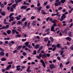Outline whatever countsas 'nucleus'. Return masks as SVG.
Instances as JSON below:
<instances>
[{
  "mask_svg": "<svg viewBox=\"0 0 73 73\" xmlns=\"http://www.w3.org/2000/svg\"><path fill=\"white\" fill-rule=\"evenodd\" d=\"M55 5L56 6H58V3L57 2H56L55 3Z\"/></svg>",
  "mask_w": 73,
  "mask_h": 73,
  "instance_id": "50",
  "label": "nucleus"
},
{
  "mask_svg": "<svg viewBox=\"0 0 73 73\" xmlns=\"http://www.w3.org/2000/svg\"><path fill=\"white\" fill-rule=\"evenodd\" d=\"M27 8V7L26 6H22L21 7V8L22 9H26Z\"/></svg>",
  "mask_w": 73,
  "mask_h": 73,
  "instance_id": "9",
  "label": "nucleus"
},
{
  "mask_svg": "<svg viewBox=\"0 0 73 73\" xmlns=\"http://www.w3.org/2000/svg\"><path fill=\"white\" fill-rule=\"evenodd\" d=\"M27 47V46L28 47V48H32V46H31V45L30 44H29L27 46H26Z\"/></svg>",
  "mask_w": 73,
  "mask_h": 73,
  "instance_id": "29",
  "label": "nucleus"
},
{
  "mask_svg": "<svg viewBox=\"0 0 73 73\" xmlns=\"http://www.w3.org/2000/svg\"><path fill=\"white\" fill-rule=\"evenodd\" d=\"M65 39L67 40H69L70 41H71V38L69 37L66 38Z\"/></svg>",
  "mask_w": 73,
  "mask_h": 73,
  "instance_id": "12",
  "label": "nucleus"
},
{
  "mask_svg": "<svg viewBox=\"0 0 73 73\" xmlns=\"http://www.w3.org/2000/svg\"><path fill=\"white\" fill-rule=\"evenodd\" d=\"M62 17L64 19H65V18H66V16L64 14L62 15Z\"/></svg>",
  "mask_w": 73,
  "mask_h": 73,
  "instance_id": "33",
  "label": "nucleus"
},
{
  "mask_svg": "<svg viewBox=\"0 0 73 73\" xmlns=\"http://www.w3.org/2000/svg\"><path fill=\"white\" fill-rule=\"evenodd\" d=\"M65 1H66V0H61L60 1V2L62 3H64Z\"/></svg>",
  "mask_w": 73,
  "mask_h": 73,
  "instance_id": "26",
  "label": "nucleus"
},
{
  "mask_svg": "<svg viewBox=\"0 0 73 73\" xmlns=\"http://www.w3.org/2000/svg\"><path fill=\"white\" fill-rule=\"evenodd\" d=\"M30 24H31V23H28L27 24V27L28 28H30Z\"/></svg>",
  "mask_w": 73,
  "mask_h": 73,
  "instance_id": "32",
  "label": "nucleus"
},
{
  "mask_svg": "<svg viewBox=\"0 0 73 73\" xmlns=\"http://www.w3.org/2000/svg\"><path fill=\"white\" fill-rule=\"evenodd\" d=\"M4 56V53L3 52H0V56Z\"/></svg>",
  "mask_w": 73,
  "mask_h": 73,
  "instance_id": "11",
  "label": "nucleus"
},
{
  "mask_svg": "<svg viewBox=\"0 0 73 73\" xmlns=\"http://www.w3.org/2000/svg\"><path fill=\"white\" fill-rule=\"evenodd\" d=\"M49 31H50L49 29H47L46 30V32H49Z\"/></svg>",
  "mask_w": 73,
  "mask_h": 73,
  "instance_id": "54",
  "label": "nucleus"
},
{
  "mask_svg": "<svg viewBox=\"0 0 73 73\" xmlns=\"http://www.w3.org/2000/svg\"><path fill=\"white\" fill-rule=\"evenodd\" d=\"M11 66L12 65H11V64L8 65L7 67L5 68V70H9V69L11 68Z\"/></svg>",
  "mask_w": 73,
  "mask_h": 73,
  "instance_id": "3",
  "label": "nucleus"
},
{
  "mask_svg": "<svg viewBox=\"0 0 73 73\" xmlns=\"http://www.w3.org/2000/svg\"><path fill=\"white\" fill-rule=\"evenodd\" d=\"M41 13L42 14H43V15H45V14H46V13H45V11H44L43 10H42V11H41Z\"/></svg>",
  "mask_w": 73,
  "mask_h": 73,
  "instance_id": "17",
  "label": "nucleus"
},
{
  "mask_svg": "<svg viewBox=\"0 0 73 73\" xmlns=\"http://www.w3.org/2000/svg\"><path fill=\"white\" fill-rule=\"evenodd\" d=\"M16 32V30L12 29V33H13V34H15V32Z\"/></svg>",
  "mask_w": 73,
  "mask_h": 73,
  "instance_id": "18",
  "label": "nucleus"
},
{
  "mask_svg": "<svg viewBox=\"0 0 73 73\" xmlns=\"http://www.w3.org/2000/svg\"><path fill=\"white\" fill-rule=\"evenodd\" d=\"M14 15V13H12L10 14V15L9 16V18H11V16H12V15Z\"/></svg>",
  "mask_w": 73,
  "mask_h": 73,
  "instance_id": "24",
  "label": "nucleus"
},
{
  "mask_svg": "<svg viewBox=\"0 0 73 73\" xmlns=\"http://www.w3.org/2000/svg\"><path fill=\"white\" fill-rule=\"evenodd\" d=\"M27 22L26 21L25 23V26H27Z\"/></svg>",
  "mask_w": 73,
  "mask_h": 73,
  "instance_id": "57",
  "label": "nucleus"
},
{
  "mask_svg": "<svg viewBox=\"0 0 73 73\" xmlns=\"http://www.w3.org/2000/svg\"><path fill=\"white\" fill-rule=\"evenodd\" d=\"M17 51L16 50L13 51V53H17Z\"/></svg>",
  "mask_w": 73,
  "mask_h": 73,
  "instance_id": "42",
  "label": "nucleus"
},
{
  "mask_svg": "<svg viewBox=\"0 0 73 73\" xmlns=\"http://www.w3.org/2000/svg\"><path fill=\"white\" fill-rule=\"evenodd\" d=\"M70 63V62L69 61L67 62L66 63L65 65H68V64H69Z\"/></svg>",
  "mask_w": 73,
  "mask_h": 73,
  "instance_id": "60",
  "label": "nucleus"
},
{
  "mask_svg": "<svg viewBox=\"0 0 73 73\" xmlns=\"http://www.w3.org/2000/svg\"><path fill=\"white\" fill-rule=\"evenodd\" d=\"M52 22L54 24L51 27V31L52 32H55V30L54 29V27L55 26H56V22H54V21H52Z\"/></svg>",
  "mask_w": 73,
  "mask_h": 73,
  "instance_id": "1",
  "label": "nucleus"
},
{
  "mask_svg": "<svg viewBox=\"0 0 73 73\" xmlns=\"http://www.w3.org/2000/svg\"><path fill=\"white\" fill-rule=\"evenodd\" d=\"M4 4H2L0 6V7L1 8H4Z\"/></svg>",
  "mask_w": 73,
  "mask_h": 73,
  "instance_id": "37",
  "label": "nucleus"
},
{
  "mask_svg": "<svg viewBox=\"0 0 73 73\" xmlns=\"http://www.w3.org/2000/svg\"><path fill=\"white\" fill-rule=\"evenodd\" d=\"M25 20H26V18L24 17L22 20L21 21V22H24V21H25Z\"/></svg>",
  "mask_w": 73,
  "mask_h": 73,
  "instance_id": "23",
  "label": "nucleus"
},
{
  "mask_svg": "<svg viewBox=\"0 0 73 73\" xmlns=\"http://www.w3.org/2000/svg\"><path fill=\"white\" fill-rule=\"evenodd\" d=\"M50 37L51 41L52 42H53L54 40L52 36H50Z\"/></svg>",
  "mask_w": 73,
  "mask_h": 73,
  "instance_id": "22",
  "label": "nucleus"
},
{
  "mask_svg": "<svg viewBox=\"0 0 73 73\" xmlns=\"http://www.w3.org/2000/svg\"><path fill=\"white\" fill-rule=\"evenodd\" d=\"M33 54H36V50H34Z\"/></svg>",
  "mask_w": 73,
  "mask_h": 73,
  "instance_id": "46",
  "label": "nucleus"
},
{
  "mask_svg": "<svg viewBox=\"0 0 73 73\" xmlns=\"http://www.w3.org/2000/svg\"><path fill=\"white\" fill-rule=\"evenodd\" d=\"M14 17H10V20H9V22H11V21H13V20H14Z\"/></svg>",
  "mask_w": 73,
  "mask_h": 73,
  "instance_id": "6",
  "label": "nucleus"
},
{
  "mask_svg": "<svg viewBox=\"0 0 73 73\" xmlns=\"http://www.w3.org/2000/svg\"><path fill=\"white\" fill-rule=\"evenodd\" d=\"M31 10V8H27L26 9V11H29V10Z\"/></svg>",
  "mask_w": 73,
  "mask_h": 73,
  "instance_id": "43",
  "label": "nucleus"
},
{
  "mask_svg": "<svg viewBox=\"0 0 73 73\" xmlns=\"http://www.w3.org/2000/svg\"><path fill=\"white\" fill-rule=\"evenodd\" d=\"M11 12H13V9L12 8H11Z\"/></svg>",
  "mask_w": 73,
  "mask_h": 73,
  "instance_id": "64",
  "label": "nucleus"
},
{
  "mask_svg": "<svg viewBox=\"0 0 73 73\" xmlns=\"http://www.w3.org/2000/svg\"><path fill=\"white\" fill-rule=\"evenodd\" d=\"M11 44H15V42L14 41H11Z\"/></svg>",
  "mask_w": 73,
  "mask_h": 73,
  "instance_id": "53",
  "label": "nucleus"
},
{
  "mask_svg": "<svg viewBox=\"0 0 73 73\" xmlns=\"http://www.w3.org/2000/svg\"><path fill=\"white\" fill-rule=\"evenodd\" d=\"M29 42H27L25 43V44L26 46H28V44H29Z\"/></svg>",
  "mask_w": 73,
  "mask_h": 73,
  "instance_id": "25",
  "label": "nucleus"
},
{
  "mask_svg": "<svg viewBox=\"0 0 73 73\" xmlns=\"http://www.w3.org/2000/svg\"><path fill=\"white\" fill-rule=\"evenodd\" d=\"M23 56H26L27 55V54L25 52H23Z\"/></svg>",
  "mask_w": 73,
  "mask_h": 73,
  "instance_id": "52",
  "label": "nucleus"
},
{
  "mask_svg": "<svg viewBox=\"0 0 73 73\" xmlns=\"http://www.w3.org/2000/svg\"><path fill=\"white\" fill-rule=\"evenodd\" d=\"M37 9H38V10L37 11V12H38V13H40V10L42 9V7L40 6L39 7H38Z\"/></svg>",
  "mask_w": 73,
  "mask_h": 73,
  "instance_id": "5",
  "label": "nucleus"
},
{
  "mask_svg": "<svg viewBox=\"0 0 73 73\" xmlns=\"http://www.w3.org/2000/svg\"><path fill=\"white\" fill-rule=\"evenodd\" d=\"M73 8H72L69 11V13H71V12H72V11H73Z\"/></svg>",
  "mask_w": 73,
  "mask_h": 73,
  "instance_id": "40",
  "label": "nucleus"
},
{
  "mask_svg": "<svg viewBox=\"0 0 73 73\" xmlns=\"http://www.w3.org/2000/svg\"><path fill=\"white\" fill-rule=\"evenodd\" d=\"M26 40H27V39L25 38V39H23L22 40V41H23V42H24V41H26Z\"/></svg>",
  "mask_w": 73,
  "mask_h": 73,
  "instance_id": "44",
  "label": "nucleus"
},
{
  "mask_svg": "<svg viewBox=\"0 0 73 73\" xmlns=\"http://www.w3.org/2000/svg\"><path fill=\"white\" fill-rule=\"evenodd\" d=\"M19 17L17 16L15 18V19H17V20H20V17H21V16L19 15Z\"/></svg>",
  "mask_w": 73,
  "mask_h": 73,
  "instance_id": "7",
  "label": "nucleus"
},
{
  "mask_svg": "<svg viewBox=\"0 0 73 73\" xmlns=\"http://www.w3.org/2000/svg\"><path fill=\"white\" fill-rule=\"evenodd\" d=\"M10 40V38H4V40Z\"/></svg>",
  "mask_w": 73,
  "mask_h": 73,
  "instance_id": "30",
  "label": "nucleus"
},
{
  "mask_svg": "<svg viewBox=\"0 0 73 73\" xmlns=\"http://www.w3.org/2000/svg\"><path fill=\"white\" fill-rule=\"evenodd\" d=\"M48 41V38H44V41L45 42H46Z\"/></svg>",
  "mask_w": 73,
  "mask_h": 73,
  "instance_id": "27",
  "label": "nucleus"
},
{
  "mask_svg": "<svg viewBox=\"0 0 73 73\" xmlns=\"http://www.w3.org/2000/svg\"><path fill=\"white\" fill-rule=\"evenodd\" d=\"M15 24H16V21H14V22H13L12 23H11V25H15Z\"/></svg>",
  "mask_w": 73,
  "mask_h": 73,
  "instance_id": "38",
  "label": "nucleus"
},
{
  "mask_svg": "<svg viewBox=\"0 0 73 73\" xmlns=\"http://www.w3.org/2000/svg\"><path fill=\"white\" fill-rule=\"evenodd\" d=\"M22 23H23L22 22L18 21L17 23V25H20L21 24H22Z\"/></svg>",
  "mask_w": 73,
  "mask_h": 73,
  "instance_id": "13",
  "label": "nucleus"
},
{
  "mask_svg": "<svg viewBox=\"0 0 73 73\" xmlns=\"http://www.w3.org/2000/svg\"><path fill=\"white\" fill-rule=\"evenodd\" d=\"M22 48V46H18L17 50H19V49H21Z\"/></svg>",
  "mask_w": 73,
  "mask_h": 73,
  "instance_id": "14",
  "label": "nucleus"
},
{
  "mask_svg": "<svg viewBox=\"0 0 73 73\" xmlns=\"http://www.w3.org/2000/svg\"><path fill=\"white\" fill-rule=\"evenodd\" d=\"M30 68H31V66H28V68L27 69V72H29V69H30Z\"/></svg>",
  "mask_w": 73,
  "mask_h": 73,
  "instance_id": "35",
  "label": "nucleus"
},
{
  "mask_svg": "<svg viewBox=\"0 0 73 73\" xmlns=\"http://www.w3.org/2000/svg\"><path fill=\"white\" fill-rule=\"evenodd\" d=\"M39 47H40V45L39 44H37L35 46V49H38Z\"/></svg>",
  "mask_w": 73,
  "mask_h": 73,
  "instance_id": "8",
  "label": "nucleus"
},
{
  "mask_svg": "<svg viewBox=\"0 0 73 73\" xmlns=\"http://www.w3.org/2000/svg\"><path fill=\"white\" fill-rule=\"evenodd\" d=\"M42 48H43V47L42 46H41L40 47L38 50V53H39L40 51L41 50V49H42Z\"/></svg>",
  "mask_w": 73,
  "mask_h": 73,
  "instance_id": "10",
  "label": "nucleus"
},
{
  "mask_svg": "<svg viewBox=\"0 0 73 73\" xmlns=\"http://www.w3.org/2000/svg\"><path fill=\"white\" fill-rule=\"evenodd\" d=\"M36 22L35 21H33V23H32V24L33 25H36Z\"/></svg>",
  "mask_w": 73,
  "mask_h": 73,
  "instance_id": "31",
  "label": "nucleus"
},
{
  "mask_svg": "<svg viewBox=\"0 0 73 73\" xmlns=\"http://www.w3.org/2000/svg\"><path fill=\"white\" fill-rule=\"evenodd\" d=\"M62 9V7H59L58 8V10H61V9Z\"/></svg>",
  "mask_w": 73,
  "mask_h": 73,
  "instance_id": "51",
  "label": "nucleus"
},
{
  "mask_svg": "<svg viewBox=\"0 0 73 73\" xmlns=\"http://www.w3.org/2000/svg\"><path fill=\"white\" fill-rule=\"evenodd\" d=\"M50 68L52 69L54 68H56V66L54 65V64H51L50 66Z\"/></svg>",
  "mask_w": 73,
  "mask_h": 73,
  "instance_id": "4",
  "label": "nucleus"
},
{
  "mask_svg": "<svg viewBox=\"0 0 73 73\" xmlns=\"http://www.w3.org/2000/svg\"><path fill=\"white\" fill-rule=\"evenodd\" d=\"M60 68H62V63H60Z\"/></svg>",
  "mask_w": 73,
  "mask_h": 73,
  "instance_id": "49",
  "label": "nucleus"
},
{
  "mask_svg": "<svg viewBox=\"0 0 73 73\" xmlns=\"http://www.w3.org/2000/svg\"><path fill=\"white\" fill-rule=\"evenodd\" d=\"M40 62L41 63L44 68H45V62L42 59L40 60Z\"/></svg>",
  "mask_w": 73,
  "mask_h": 73,
  "instance_id": "2",
  "label": "nucleus"
},
{
  "mask_svg": "<svg viewBox=\"0 0 73 73\" xmlns=\"http://www.w3.org/2000/svg\"><path fill=\"white\" fill-rule=\"evenodd\" d=\"M73 26V23H72L69 26V28H71Z\"/></svg>",
  "mask_w": 73,
  "mask_h": 73,
  "instance_id": "62",
  "label": "nucleus"
},
{
  "mask_svg": "<svg viewBox=\"0 0 73 73\" xmlns=\"http://www.w3.org/2000/svg\"><path fill=\"white\" fill-rule=\"evenodd\" d=\"M31 19H32V20H33L35 19V17L33 16L31 17Z\"/></svg>",
  "mask_w": 73,
  "mask_h": 73,
  "instance_id": "59",
  "label": "nucleus"
},
{
  "mask_svg": "<svg viewBox=\"0 0 73 73\" xmlns=\"http://www.w3.org/2000/svg\"><path fill=\"white\" fill-rule=\"evenodd\" d=\"M16 4H14L13 5H12V7H13V8H15V7H16Z\"/></svg>",
  "mask_w": 73,
  "mask_h": 73,
  "instance_id": "36",
  "label": "nucleus"
},
{
  "mask_svg": "<svg viewBox=\"0 0 73 73\" xmlns=\"http://www.w3.org/2000/svg\"><path fill=\"white\" fill-rule=\"evenodd\" d=\"M5 12H3L1 13V14L2 15V16H5Z\"/></svg>",
  "mask_w": 73,
  "mask_h": 73,
  "instance_id": "21",
  "label": "nucleus"
},
{
  "mask_svg": "<svg viewBox=\"0 0 73 73\" xmlns=\"http://www.w3.org/2000/svg\"><path fill=\"white\" fill-rule=\"evenodd\" d=\"M31 65H34L35 64V62H32L31 63Z\"/></svg>",
  "mask_w": 73,
  "mask_h": 73,
  "instance_id": "55",
  "label": "nucleus"
},
{
  "mask_svg": "<svg viewBox=\"0 0 73 73\" xmlns=\"http://www.w3.org/2000/svg\"><path fill=\"white\" fill-rule=\"evenodd\" d=\"M47 4H48V1H46L44 3L43 5L45 6L47 5Z\"/></svg>",
  "mask_w": 73,
  "mask_h": 73,
  "instance_id": "34",
  "label": "nucleus"
},
{
  "mask_svg": "<svg viewBox=\"0 0 73 73\" xmlns=\"http://www.w3.org/2000/svg\"><path fill=\"white\" fill-rule=\"evenodd\" d=\"M56 2H57L58 5H60V4H61V3H60V1H58V0H56Z\"/></svg>",
  "mask_w": 73,
  "mask_h": 73,
  "instance_id": "16",
  "label": "nucleus"
},
{
  "mask_svg": "<svg viewBox=\"0 0 73 73\" xmlns=\"http://www.w3.org/2000/svg\"><path fill=\"white\" fill-rule=\"evenodd\" d=\"M26 47V46H22V49H24Z\"/></svg>",
  "mask_w": 73,
  "mask_h": 73,
  "instance_id": "58",
  "label": "nucleus"
},
{
  "mask_svg": "<svg viewBox=\"0 0 73 73\" xmlns=\"http://www.w3.org/2000/svg\"><path fill=\"white\" fill-rule=\"evenodd\" d=\"M8 45L9 46H10V47L12 46V44L10 43H9Z\"/></svg>",
  "mask_w": 73,
  "mask_h": 73,
  "instance_id": "48",
  "label": "nucleus"
},
{
  "mask_svg": "<svg viewBox=\"0 0 73 73\" xmlns=\"http://www.w3.org/2000/svg\"><path fill=\"white\" fill-rule=\"evenodd\" d=\"M66 31V29H65L64 31H64H62L63 33H65L66 34V33H67Z\"/></svg>",
  "mask_w": 73,
  "mask_h": 73,
  "instance_id": "41",
  "label": "nucleus"
},
{
  "mask_svg": "<svg viewBox=\"0 0 73 73\" xmlns=\"http://www.w3.org/2000/svg\"><path fill=\"white\" fill-rule=\"evenodd\" d=\"M12 63H13V62H12V61H11V62H8L7 64L9 65V64H12Z\"/></svg>",
  "mask_w": 73,
  "mask_h": 73,
  "instance_id": "47",
  "label": "nucleus"
},
{
  "mask_svg": "<svg viewBox=\"0 0 73 73\" xmlns=\"http://www.w3.org/2000/svg\"><path fill=\"white\" fill-rule=\"evenodd\" d=\"M64 18L62 17H61V19H60V21H62V20H64Z\"/></svg>",
  "mask_w": 73,
  "mask_h": 73,
  "instance_id": "56",
  "label": "nucleus"
},
{
  "mask_svg": "<svg viewBox=\"0 0 73 73\" xmlns=\"http://www.w3.org/2000/svg\"><path fill=\"white\" fill-rule=\"evenodd\" d=\"M9 25H7L5 27H4V29L5 28V29H8V28H9Z\"/></svg>",
  "mask_w": 73,
  "mask_h": 73,
  "instance_id": "20",
  "label": "nucleus"
},
{
  "mask_svg": "<svg viewBox=\"0 0 73 73\" xmlns=\"http://www.w3.org/2000/svg\"><path fill=\"white\" fill-rule=\"evenodd\" d=\"M7 33H8V34H9L11 33V31L10 30H8L7 32Z\"/></svg>",
  "mask_w": 73,
  "mask_h": 73,
  "instance_id": "28",
  "label": "nucleus"
},
{
  "mask_svg": "<svg viewBox=\"0 0 73 73\" xmlns=\"http://www.w3.org/2000/svg\"><path fill=\"white\" fill-rule=\"evenodd\" d=\"M68 35H69V36H70V37H71L72 32H68Z\"/></svg>",
  "mask_w": 73,
  "mask_h": 73,
  "instance_id": "15",
  "label": "nucleus"
},
{
  "mask_svg": "<svg viewBox=\"0 0 73 73\" xmlns=\"http://www.w3.org/2000/svg\"><path fill=\"white\" fill-rule=\"evenodd\" d=\"M16 36L17 37H21V35L20 34H19V35H17Z\"/></svg>",
  "mask_w": 73,
  "mask_h": 73,
  "instance_id": "39",
  "label": "nucleus"
},
{
  "mask_svg": "<svg viewBox=\"0 0 73 73\" xmlns=\"http://www.w3.org/2000/svg\"><path fill=\"white\" fill-rule=\"evenodd\" d=\"M1 61H6V58H2L1 59Z\"/></svg>",
  "mask_w": 73,
  "mask_h": 73,
  "instance_id": "19",
  "label": "nucleus"
},
{
  "mask_svg": "<svg viewBox=\"0 0 73 73\" xmlns=\"http://www.w3.org/2000/svg\"><path fill=\"white\" fill-rule=\"evenodd\" d=\"M70 49L73 50V45H72L70 47Z\"/></svg>",
  "mask_w": 73,
  "mask_h": 73,
  "instance_id": "45",
  "label": "nucleus"
},
{
  "mask_svg": "<svg viewBox=\"0 0 73 73\" xmlns=\"http://www.w3.org/2000/svg\"><path fill=\"white\" fill-rule=\"evenodd\" d=\"M22 1V0H17V3H20V2H21V1Z\"/></svg>",
  "mask_w": 73,
  "mask_h": 73,
  "instance_id": "63",
  "label": "nucleus"
},
{
  "mask_svg": "<svg viewBox=\"0 0 73 73\" xmlns=\"http://www.w3.org/2000/svg\"><path fill=\"white\" fill-rule=\"evenodd\" d=\"M40 3H38L37 4V7H40Z\"/></svg>",
  "mask_w": 73,
  "mask_h": 73,
  "instance_id": "61",
  "label": "nucleus"
}]
</instances>
